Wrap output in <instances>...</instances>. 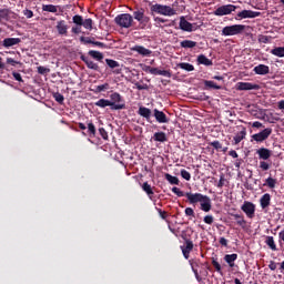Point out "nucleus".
Segmentation results:
<instances>
[{"label": "nucleus", "instance_id": "0e129e2a", "mask_svg": "<svg viewBox=\"0 0 284 284\" xmlns=\"http://www.w3.org/2000/svg\"><path fill=\"white\" fill-rule=\"evenodd\" d=\"M158 212H159L161 219H163L164 221H165V219H168V212L162 211V210H160V209L158 210Z\"/></svg>", "mask_w": 284, "mask_h": 284}, {"label": "nucleus", "instance_id": "2f4dec72", "mask_svg": "<svg viewBox=\"0 0 284 284\" xmlns=\"http://www.w3.org/2000/svg\"><path fill=\"white\" fill-rule=\"evenodd\" d=\"M42 10L43 12H59V8L54 4H43L42 6Z\"/></svg>", "mask_w": 284, "mask_h": 284}, {"label": "nucleus", "instance_id": "13d9d810", "mask_svg": "<svg viewBox=\"0 0 284 284\" xmlns=\"http://www.w3.org/2000/svg\"><path fill=\"white\" fill-rule=\"evenodd\" d=\"M12 77L13 79H16V81H19L20 83L23 82V78H21V73L13 72Z\"/></svg>", "mask_w": 284, "mask_h": 284}, {"label": "nucleus", "instance_id": "39448f33", "mask_svg": "<svg viewBox=\"0 0 284 284\" xmlns=\"http://www.w3.org/2000/svg\"><path fill=\"white\" fill-rule=\"evenodd\" d=\"M232 12H236V6L234 4H223L221 7H219L213 14H215V17H225L227 14H232Z\"/></svg>", "mask_w": 284, "mask_h": 284}, {"label": "nucleus", "instance_id": "f3484780", "mask_svg": "<svg viewBox=\"0 0 284 284\" xmlns=\"http://www.w3.org/2000/svg\"><path fill=\"white\" fill-rule=\"evenodd\" d=\"M131 50L132 52H138V54H141V57H150V54H152L150 49H145V47L142 45H135Z\"/></svg>", "mask_w": 284, "mask_h": 284}, {"label": "nucleus", "instance_id": "7ed1b4c3", "mask_svg": "<svg viewBox=\"0 0 284 284\" xmlns=\"http://www.w3.org/2000/svg\"><path fill=\"white\" fill-rule=\"evenodd\" d=\"M244 24L226 26L222 29V37H235L236 34H243L245 32Z\"/></svg>", "mask_w": 284, "mask_h": 284}, {"label": "nucleus", "instance_id": "338daca9", "mask_svg": "<svg viewBox=\"0 0 284 284\" xmlns=\"http://www.w3.org/2000/svg\"><path fill=\"white\" fill-rule=\"evenodd\" d=\"M149 73L150 74H159V69L158 68H149Z\"/></svg>", "mask_w": 284, "mask_h": 284}, {"label": "nucleus", "instance_id": "c03bdc74", "mask_svg": "<svg viewBox=\"0 0 284 284\" xmlns=\"http://www.w3.org/2000/svg\"><path fill=\"white\" fill-rule=\"evenodd\" d=\"M181 176L185 181H190L192 179V174H190L185 169L181 170Z\"/></svg>", "mask_w": 284, "mask_h": 284}, {"label": "nucleus", "instance_id": "1a4fd4ad", "mask_svg": "<svg viewBox=\"0 0 284 284\" xmlns=\"http://www.w3.org/2000/svg\"><path fill=\"white\" fill-rule=\"evenodd\" d=\"M256 17H261V12L252 11V10H243L237 13L239 19H256Z\"/></svg>", "mask_w": 284, "mask_h": 284}, {"label": "nucleus", "instance_id": "6ab92c4d", "mask_svg": "<svg viewBox=\"0 0 284 284\" xmlns=\"http://www.w3.org/2000/svg\"><path fill=\"white\" fill-rule=\"evenodd\" d=\"M110 99H111V103H113V105H124L123 106V110H125V103H121L123 101V98H121V94L119 93H112L110 95Z\"/></svg>", "mask_w": 284, "mask_h": 284}, {"label": "nucleus", "instance_id": "37998d69", "mask_svg": "<svg viewBox=\"0 0 284 284\" xmlns=\"http://www.w3.org/2000/svg\"><path fill=\"white\" fill-rule=\"evenodd\" d=\"M105 90H110L109 83H104L95 88V92H105Z\"/></svg>", "mask_w": 284, "mask_h": 284}, {"label": "nucleus", "instance_id": "5701e85b", "mask_svg": "<svg viewBox=\"0 0 284 284\" xmlns=\"http://www.w3.org/2000/svg\"><path fill=\"white\" fill-rule=\"evenodd\" d=\"M236 258H239V255L236 253L226 254L224 256L225 263H227V265H230L231 267H234V262L236 261Z\"/></svg>", "mask_w": 284, "mask_h": 284}, {"label": "nucleus", "instance_id": "20e7f679", "mask_svg": "<svg viewBox=\"0 0 284 284\" xmlns=\"http://www.w3.org/2000/svg\"><path fill=\"white\" fill-rule=\"evenodd\" d=\"M134 18H132L129 13H122L115 17V23L120 26V28H131Z\"/></svg>", "mask_w": 284, "mask_h": 284}, {"label": "nucleus", "instance_id": "9d476101", "mask_svg": "<svg viewBox=\"0 0 284 284\" xmlns=\"http://www.w3.org/2000/svg\"><path fill=\"white\" fill-rule=\"evenodd\" d=\"M236 90L243 91V90H261V85L250 83V82H239L236 84Z\"/></svg>", "mask_w": 284, "mask_h": 284}, {"label": "nucleus", "instance_id": "09e8293b", "mask_svg": "<svg viewBox=\"0 0 284 284\" xmlns=\"http://www.w3.org/2000/svg\"><path fill=\"white\" fill-rule=\"evenodd\" d=\"M260 168L261 170H263V172H267V170H270V163H267L266 161H261Z\"/></svg>", "mask_w": 284, "mask_h": 284}, {"label": "nucleus", "instance_id": "4d7b16f0", "mask_svg": "<svg viewBox=\"0 0 284 284\" xmlns=\"http://www.w3.org/2000/svg\"><path fill=\"white\" fill-rule=\"evenodd\" d=\"M278 243L284 245V229L278 233Z\"/></svg>", "mask_w": 284, "mask_h": 284}, {"label": "nucleus", "instance_id": "a878e982", "mask_svg": "<svg viewBox=\"0 0 284 284\" xmlns=\"http://www.w3.org/2000/svg\"><path fill=\"white\" fill-rule=\"evenodd\" d=\"M138 114H140V116H143L144 119H150V116H152V111L145 106H140Z\"/></svg>", "mask_w": 284, "mask_h": 284}, {"label": "nucleus", "instance_id": "e433bc0d", "mask_svg": "<svg viewBox=\"0 0 284 284\" xmlns=\"http://www.w3.org/2000/svg\"><path fill=\"white\" fill-rule=\"evenodd\" d=\"M142 190L146 192L149 196H152V194H154V191H152V186L148 182H144L142 184Z\"/></svg>", "mask_w": 284, "mask_h": 284}, {"label": "nucleus", "instance_id": "774afa93", "mask_svg": "<svg viewBox=\"0 0 284 284\" xmlns=\"http://www.w3.org/2000/svg\"><path fill=\"white\" fill-rule=\"evenodd\" d=\"M277 108L280 110H284V100H281L278 103H277Z\"/></svg>", "mask_w": 284, "mask_h": 284}, {"label": "nucleus", "instance_id": "473e14b6", "mask_svg": "<svg viewBox=\"0 0 284 284\" xmlns=\"http://www.w3.org/2000/svg\"><path fill=\"white\" fill-rule=\"evenodd\" d=\"M89 55L92 57V59H95V61H103V53L100 51L91 50L89 51Z\"/></svg>", "mask_w": 284, "mask_h": 284}, {"label": "nucleus", "instance_id": "3c124183", "mask_svg": "<svg viewBox=\"0 0 284 284\" xmlns=\"http://www.w3.org/2000/svg\"><path fill=\"white\" fill-rule=\"evenodd\" d=\"M53 99H55V101L58 103H63V101H64L63 94H61V93H54Z\"/></svg>", "mask_w": 284, "mask_h": 284}, {"label": "nucleus", "instance_id": "ddd939ff", "mask_svg": "<svg viewBox=\"0 0 284 284\" xmlns=\"http://www.w3.org/2000/svg\"><path fill=\"white\" fill-rule=\"evenodd\" d=\"M180 30L183 32H192L194 30V26L185 20V17L180 18Z\"/></svg>", "mask_w": 284, "mask_h": 284}, {"label": "nucleus", "instance_id": "a18cd8bd", "mask_svg": "<svg viewBox=\"0 0 284 284\" xmlns=\"http://www.w3.org/2000/svg\"><path fill=\"white\" fill-rule=\"evenodd\" d=\"M73 23H75V26H83V17L74 16L73 17Z\"/></svg>", "mask_w": 284, "mask_h": 284}, {"label": "nucleus", "instance_id": "052dcab7", "mask_svg": "<svg viewBox=\"0 0 284 284\" xmlns=\"http://www.w3.org/2000/svg\"><path fill=\"white\" fill-rule=\"evenodd\" d=\"M136 90H148V84L135 83Z\"/></svg>", "mask_w": 284, "mask_h": 284}, {"label": "nucleus", "instance_id": "f03ea898", "mask_svg": "<svg viewBox=\"0 0 284 284\" xmlns=\"http://www.w3.org/2000/svg\"><path fill=\"white\" fill-rule=\"evenodd\" d=\"M151 14H162L163 17H174L176 10L170 6L165 4H151L150 7Z\"/></svg>", "mask_w": 284, "mask_h": 284}, {"label": "nucleus", "instance_id": "393cba45", "mask_svg": "<svg viewBox=\"0 0 284 284\" xmlns=\"http://www.w3.org/2000/svg\"><path fill=\"white\" fill-rule=\"evenodd\" d=\"M245 136H247V131L245 130V128H243L242 131L236 133V135L234 136L235 145H239V143L242 142Z\"/></svg>", "mask_w": 284, "mask_h": 284}, {"label": "nucleus", "instance_id": "f704fd0d", "mask_svg": "<svg viewBox=\"0 0 284 284\" xmlns=\"http://www.w3.org/2000/svg\"><path fill=\"white\" fill-rule=\"evenodd\" d=\"M179 68H181V70H185L186 72H194V65L187 62L180 63Z\"/></svg>", "mask_w": 284, "mask_h": 284}, {"label": "nucleus", "instance_id": "69168bd1", "mask_svg": "<svg viewBox=\"0 0 284 284\" xmlns=\"http://www.w3.org/2000/svg\"><path fill=\"white\" fill-rule=\"evenodd\" d=\"M220 245H223V247H227V240L225 237H220Z\"/></svg>", "mask_w": 284, "mask_h": 284}, {"label": "nucleus", "instance_id": "2eb2a0df", "mask_svg": "<svg viewBox=\"0 0 284 284\" xmlns=\"http://www.w3.org/2000/svg\"><path fill=\"white\" fill-rule=\"evenodd\" d=\"M105 63L111 70H113V74H121V69H119L120 64L118 61L112 59H105Z\"/></svg>", "mask_w": 284, "mask_h": 284}, {"label": "nucleus", "instance_id": "5fc2aeb1", "mask_svg": "<svg viewBox=\"0 0 284 284\" xmlns=\"http://www.w3.org/2000/svg\"><path fill=\"white\" fill-rule=\"evenodd\" d=\"M172 193L176 194V196H184L183 191H181V189L173 186L172 187Z\"/></svg>", "mask_w": 284, "mask_h": 284}, {"label": "nucleus", "instance_id": "6e6d98bb", "mask_svg": "<svg viewBox=\"0 0 284 284\" xmlns=\"http://www.w3.org/2000/svg\"><path fill=\"white\" fill-rule=\"evenodd\" d=\"M23 14H24V17H27V19H32V17H34V13L30 9H26L23 11Z\"/></svg>", "mask_w": 284, "mask_h": 284}, {"label": "nucleus", "instance_id": "b1692460", "mask_svg": "<svg viewBox=\"0 0 284 284\" xmlns=\"http://www.w3.org/2000/svg\"><path fill=\"white\" fill-rule=\"evenodd\" d=\"M233 219L236 221L240 227L245 229V226L247 225V221H245V217L241 214H233Z\"/></svg>", "mask_w": 284, "mask_h": 284}, {"label": "nucleus", "instance_id": "6e6552de", "mask_svg": "<svg viewBox=\"0 0 284 284\" xmlns=\"http://www.w3.org/2000/svg\"><path fill=\"white\" fill-rule=\"evenodd\" d=\"M98 108H111V110H123L124 105H114L110 100L100 99L95 102Z\"/></svg>", "mask_w": 284, "mask_h": 284}, {"label": "nucleus", "instance_id": "f257e3e1", "mask_svg": "<svg viewBox=\"0 0 284 284\" xmlns=\"http://www.w3.org/2000/svg\"><path fill=\"white\" fill-rule=\"evenodd\" d=\"M185 196L192 204L200 203L203 212H210V210H212V200H210V196L201 193H186Z\"/></svg>", "mask_w": 284, "mask_h": 284}, {"label": "nucleus", "instance_id": "49530a36", "mask_svg": "<svg viewBox=\"0 0 284 284\" xmlns=\"http://www.w3.org/2000/svg\"><path fill=\"white\" fill-rule=\"evenodd\" d=\"M99 134L102 136V139H103L104 141H108L109 135H108V131H105L104 128H100V129H99Z\"/></svg>", "mask_w": 284, "mask_h": 284}, {"label": "nucleus", "instance_id": "58836bf2", "mask_svg": "<svg viewBox=\"0 0 284 284\" xmlns=\"http://www.w3.org/2000/svg\"><path fill=\"white\" fill-rule=\"evenodd\" d=\"M204 85H205L206 88H212L213 90H221V87L217 85L214 81L206 80V81L204 82Z\"/></svg>", "mask_w": 284, "mask_h": 284}, {"label": "nucleus", "instance_id": "603ef678", "mask_svg": "<svg viewBox=\"0 0 284 284\" xmlns=\"http://www.w3.org/2000/svg\"><path fill=\"white\" fill-rule=\"evenodd\" d=\"M210 145H212V148H214V150H222L223 149V144H221L219 141H213L210 143Z\"/></svg>", "mask_w": 284, "mask_h": 284}, {"label": "nucleus", "instance_id": "c85d7f7f", "mask_svg": "<svg viewBox=\"0 0 284 284\" xmlns=\"http://www.w3.org/2000/svg\"><path fill=\"white\" fill-rule=\"evenodd\" d=\"M153 139L159 143H165V141H168V135H165L164 132H156L154 133Z\"/></svg>", "mask_w": 284, "mask_h": 284}, {"label": "nucleus", "instance_id": "4468645a", "mask_svg": "<svg viewBox=\"0 0 284 284\" xmlns=\"http://www.w3.org/2000/svg\"><path fill=\"white\" fill-rule=\"evenodd\" d=\"M182 250V254L184 256V258H190V252H192V250H194V243H192V241L186 240L185 241V246H181Z\"/></svg>", "mask_w": 284, "mask_h": 284}, {"label": "nucleus", "instance_id": "680f3d73", "mask_svg": "<svg viewBox=\"0 0 284 284\" xmlns=\"http://www.w3.org/2000/svg\"><path fill=\"white\" fill-rule=\"evenodd\" d=\"M49 70L45 67H38L39 74H47Z\"/></svg>", "mask_w": 284, "mask_h": 284}, {"label": "nucleus", "instance_id": "8fccbe9b", "mask_svg": "<svg viewBox=\"0 0 284 284\" xmlns=\"http://www.w3.org/2000/svg\"><path fill=\"white\" fill-rule=\"evenodd\" d=\"M204 223H206V225H212V223H214V216L213 215H205L204 216Z\"/></svg>", "mask_w": 284, "mask_h": 284}, {"label": "nucleus", "instance_id": "a19ab883", "mask_svg": "<svg viewBox=\"0 0 284 284\" xmlns=\"http://www.w3.org/2000/svg\"><path fill=\"white\" fill-rule=\"evenodd\" d=\"M266 185H267V187H270L271 190H274V187H276V179H274V178H267V179H266Z\"/></svg>", "mask_w": 284, "mask_h": 284}, {"label": "nucleus", "instance_id": "ea45409f", "mask_svg": "<svg viewBox=\"0 0 284 284\" xmlns=\"http://www.w3.org/2000/svg\"><path fill=\"white\" fill-rule=\"evenodd\" d=\"M88 131L91 136H97V126H94V123L89 122L88 123Z\"/></svg>", "mask_w": 284, "mask_h": 284}, {"label": "nucleus", "instance_id": "0eeeda50", "mask_svg": "<svg viewBox=\"0 0 284 284\" xmlns=\"http://www.w3.org/2000/svg\"><path fill=\"white\" fill-rule=\"evenodd\" d=\"M270 134H272V129L267 128L260 133L253 134L252 139L257 143H263V141H266V139H270Z\"/></svg>", "mask_w": 284, "mask_h": 284}, {"label": "nucleus", "instance_id": "bb28decb", "mask_svg": "<svg viewBox=\"0 0 284 284\" xmlns=\"http://www.w3.org/2000/svg\"><path fill=\"white\" fill-rule=\"evenodd\" d=\"M265 244L272 250V252H276L278 248L276 247V242H274V236H266Z\"/></svg>", "mask_w": 284, "mask_h": 284}, {"label": "nucleus", "instance_id": "412c9836", "mask_svg": "<svg viewBox=\"0 0 284 284\" xmlns=\"http://www.w3.org/2000/svg\"><path fill=\"white\" fill-rule=\"evenodd\" d=\"M154 116L158 123H168V116L165 115V113H163V111H159L155 109Z\"/></svg>", "mask_w": 284, "mask_h": 284}, {"label": "nucleus", "instance_id": "c756f323", "mask_svg": "<svg viewBox=\"0 0 284 284\" xmlns=\"http://www.w3.org/2000/svg\"><path fill=\"white\" fill-rule=\"evenodd\" d=\"M197 63L200 65H212V60H210L207 57H205L204 54H200L197 57Z\"/></svg>", "mask_w": 284, "mask_h": 284}, {"label": "nucleus", "instance_id": "e2e57ef3", "mask_svg": "<svg viewBox=\"0 0 284 284\" xmlns=\"http://www.w3.org/2000/svg\"><path fill=\"white\" fill-rule=\"evenodd\" d=\"M185 214H186V216H194V210L192 207H186Z\"/></svg>", "mask_w": 284, "mask_h": 284}, {"label": "nucleus", "instance_id": "a211bd4d", "mask_svg": "<svg viewBox=\"0 0 284 284\" xmlns=\"http://www.w3.org/2000/svg\"><path fill=\"white\" fill-rule=\"evenodd\" d=\"M253 72H255V74H260V75L270 74V67L265 65V64H258V65L254 67Z\"/></svg>", "mask_w": 284, "mask_h": 284}, {"label": "nucleus", "instance_id": "dca6fc26", "mask_svg": "<svg viewBox=\"0 0 284 284\" xmlns=\"http://www.w3.org/2000/svg\"><path fill=\"white\" fill-rule=\"evenodd\" d=\"M21 43L20 38H7L2 41L3 48H12L13 45H19Z\"/></svg>", "mask_w": 284, "mask_h": 284}, {"label": "nucleus", "instance_id": "f8f14e48", "mask_svg": "<svg viewBox=\"0 0 284 284\" xmlns=\"http://www.w3.org/2000/svg\"><path fill=\"white\" fill-rule=\"evenodd\" d=\"M55 30H58V34H61L62 37L68 36V23L65 22V20L58 21Z\"/></svg>", "mask_w": 284, "mask_h": 284}, {"label": "nucleus", "instance_id": "cd10ccee", "mask_svg": "<svg viewBox=\"0 0 284 284\" xmlns=\"http://www.w3.org/2000/svg\"><path fill=\"white\" fill-rule=\"evenodd\" d=\"M133 17L136 21H140V22L145 21L148 23V21H150V18L145 17L143 11H134Z\"/></svg>", "mask_w": 284, "mask_h": 284}, {"label": "nucleus", "instance_id": "bf43d9fd", "mask_svg": "<svg viewBox=\"0 0 284 284\" xmlns=\"http://www.w3.org/2000/svg\"><path fill=\"white\" fill-rule=\"evenodd\" d=\"M223 185H225V175H221L220 176V181L217 183V187H223Z\"/></svg>", "mask_w": 284, "mask_h": 284}, {"label": "nucleus", "instance_id": "7c9ffc66", "mask_svg": "<svg viewBox=\"0 0 284 284\" xmlns=\"http://www.w3.org/2000/svg\"><path fill=\"white\" fill-rule=\"evenodd\" d=\"M271 54H273L274 57L283 58L284 57V47H276V48L272 49Z\"/></svg>", "mask_w": 284, "mask_h": 284}, {"label": "nucleus", "instance_id": "aec40b11", "mask_svg": "<svg viewBox=\"0 0 284 284\" xmlns=\"http://www.w3.org/2000/svg\"><path fill=\"white\" fill-rule=\"evenodd\" d=\"M271 201H272V195H270V193L264 194L260 200V205L262 210H265V207H270Z\"/></svg>", "mask_w": 284, "mask_h": 284}, {"label": "nucleus", "instance_id": "864d4df0", "mask_svg": "<svg viewBox=\"0 0 284 284\" xmlns=\"http://www.w3.org/2000/svg\"><path fill=\"white\" fill-rule=\"evenodd\" d=\"M270 41H271V38L267 37V36H260L258 37V42L260 43H270Z\"/></svg>", "mask_w": 284, "mask_h": 284}, {"label": "nucleus", "instance_id": "de8ad7c7", "mask_svg": "<svg viewBox=\"0 0 284 284\" xmlns=\"http://www.w3.org/2000/svg\"><path fill=\"white\" fill-rule=\"evenodd\" d=\"M212 265L216 270V272H219V274H223V271L221 268V264L217 261L213 260Z\"/></svg>", "mask_w": 284, "mask_h": 284}, {"label": "nucleus", "instance_id": "4c0bfd02", "mask_svg": "<svg viewBox=\"0 0 284 284\" xmlns=\"http://www.w3.org/2000/svg\"><path fill=\"white\" fill-rule=\"evenodd\" d=\"M10 11L8 9L0 10V21H8Z\"/></svg>", "mask_w": 284, "mask_h": 284}, {"label": "nucleus", "instance_id": "4be33fe9", "mask_svg": "<svg viewBox=\"0 0 284 284\" xmlns=\"http://www.w3.org/2000/svg\"><path fill=\"white\" fill-rule=\"evenodd\" d=\"M81 59L90 70H99V64L92 61V59L88 57H82Z\"/></svg>", "mask_w": 284, "mask_h": 284}, {"label": "nucleus", "instance_id": "c9c22d12", "mask_svg": "<svg viewBox=\"0 0 284 284\" xmlns=\"http://www.w3.org/2000/svg\"><path fill=\"white\" fill-rule=\"evenodd\" d=\"M181 48H196V42L192 40H183L181 42Z\"/></svg>", "mask_w": 284, "mask_h": 284}, {"label": "nucleus", "instance_id": "9b49d317", "mask_svg": "<svg viewBox=\"0 0 284 284\" xmlns=\"http://www.w3.org/2000/svg\"><path fill=\"white\" fill-rule=\"evenodd\" d=\"M256 154L258 155V159L262 161H268L272 158V150L267 148H260L256 151Z\"/></svg>", "mask_w": 284, "mask_h": 284}, {"label": "nucleus", "instance_id": "72a5a7b5", "mask_svg": "<svg viewBox=\"0 0 284 284\" xmlns=\"http://www.w3.org/2000/svg\"><path fill=\"white\" fill-rule=\"evenodd\" d=\"M165 179L171 185H179L180 181L179 178L171 175L170 173L165 174Z\"/></svg>", "mask_w": 284, "mask_h": 284}, {"label": "nucleus", "instance_id": "423d86ee", "mask_svg": "<svg viewBox=\"0 0 284 284\" xmlns=\"http://www.w3.org/2000/svg\"><path fill=\"white\" fill-rule=\"evenodd\" d=\"M242 212L247 216V219H254L256 214V205L250 201H245L241 206Z\"/></svg>", "mask_w": 284, "mask_h": 284}, {"label": "nucleus", "instance_id": "79ce46f5", "mask_svg": "<svg viewBox=\"0 0 284 284\" xmlns=\"http://www.w3.org/2000/svg\"><path fill=\"white\" fill-rule=\"evenodd\" d=\"M92 24L93 21L90 18L82 21V26L85 28V30H92Z\"/></svg>", "mask_w": 284, "mask_h": 284}]
</instances>
